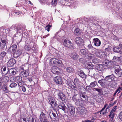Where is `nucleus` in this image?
<instances>
[{
	"label": "nucleus",
	"mask_w": 122,
	"mask_h": 122,
	"mask_svg": "<svg viewBox=\"0 0 122 122\" xmlns=\"http://www.w3.org/2000/svg\"><path fill=\"white\" fill-rule=\"evenodd\" d=\"M85 112V109L84 107H83L81 109H80L79 110V113L81 115H83Z\"/></svg>",
	"instance_id": "nucleus-27"
},
{
	"label": "nucleus",
	"mask_w": 122,
	"mask_h": 122,
	"mask_svg": "<svg viewBox=\"0 0 122 122\" xmlns=\"http://www.w3.org/2000/svg\"><path fill=\"white\" fill-rule=\"evenodd\" d=\"M95 50L97 51V52L95 53V55L97 57H99L100 55V53L98 51V50L97 49H95Z\"/></svg>",
	"instance_id": "nucleus-42"
},
{
	"label": "nucleus",
	"mask_w": 122,
	"mask_h": 122,
	"mask_svg": "<svg viewBox=\"0 0 122 122\" xmlns=\"http://www.w3.org/2000/svg\"><path fill=\"white\" fill-rule=\"evenodd\" d=\"M121 88L120 87L117 90L116 92L117 93H118L117 94H118L121 92Z\"/></svg>",
	"instance_id": "nucleus-48"
},
{
	"label": "nucleus",
	"mask_w": 122,
	"mask_h": 122,
	"mask_svg": "<svg viewBox=\"0 0 122 122\" xmlns=\"http://www.w3.org/2000/svg\"><path fill=\"white\" fill-rule=\"evenodd\" d=\"M20 55V53H17L16 52H15L13 54V56L14 58H15L18 56Z\"/></svg>",
	"instance_id": "nucleus-35"
},
{
	"label": "nucleus",
	"mask_w": 122,
	"mask_h": 122,
	"mask_svg": "<svg viewBox=\"0 0 122 122\" xmlns=\"http://www.w3.org/2000/svg\"><path fill=\"white\" fill-rule=\"evenodd\" d=\"M8 88L6 86L4 87L3 88V90L5 92H7Z\"/></svg>",
	"instance_id": "nucleus-51"
},
{
	"label": "nucleus",
	"mask_w": 122,
	"mask_h": 122,
	"mask_svg": "<svg viewBox=\"0 0 122 122\" xmlns=\"http://www.w3.org/2000/svg\"><path fill=\"white\" fill-rule=\"evenodd\" d=\"M9 79V78L7 76H5L4 78V80L5 82H7Z\"/></svg>",
	"instance_id": "nucleus-43"
},
{
	"label": "nucleus",
	"mask_w": 122,
	"mask_h": 122,
	"mask_svg": "<svg viewBox=\"0 0 122 122\" xmlns=\"http://www.w3.org/2000/svg\"><path fill=\"white\" fill-rule=\"evenodd\" d=\"M2 69H3V70H2V73L4 75H6L8 72L9 71H8L7 72H5V71H6V68L5 67H4V68L3 67Z\"/></svg>",
	"instance_id": "nucleus-30"
},
{
	"label": "nucleus",
	"mask_w": 122,
	"mask_h": 122,
	"mask_svg": "<svg viewBox=\"0 0 122 122\" xmlns=\"http://www.w3.org/2000/svg\"><path fill=\"white\" fill-rule=\"evenodd\" d=\"M107 104H105L104 107L99 112L100 114H105L106 113V111H107V108H106Z\"/></svg>",
	"instance_id": "nucleus-12"
},
{
	"label": "nucleus",
	"mask_w": 122,
	"mask_h": 122,
	"mask_svg": "<svg viewBox=\"0 0 122 122\" xmlns=\"http://www.w3.org/2000/svg\"><path fill=\"white\" fill-rule=\"evenodd\" d=\"M55 72V74H58L59 73V72L57 70H56V71Z\"/></svg>",
	"instance_id": "nucleus-64"
},
{
	"label": "nucleus",
	"mask_w": 122,
	"mask_h": 122,
	"mask_svg": "<svg viewBox=\"0 0 122 122\" xmlns=\"http://www.w3.org/2000/svg\"><path fill=\"white\" fill-rule=\"evenodd\" d=\"M57 61L56 62V64H57L58 65H61V64L62 63V61L60 59H57Z\"/></svg>",
	"instance_id": "nucleus-45"
},
{
	"label": "nucleus",
	"mask_w": 122,
	"mask_h": 122,
	"mask_svg": "<svg viewBox=\"0 0 122 122\" xmlns=\"http://www.w3.org/2000/svg\"><path fill=\"white\" fill-rule=\"evenodd\" d=\"M74 34L76 36H78L79 34V29L78 28L76 29L75 30Z\"/></svg>",
	"instance_id": "nucleus-34"
},
{
	"label": "nucleus",
	"mask_w": 122,
	"mask_h": 122,
	"mask_svg": "<svg viewBox=\"0 0 122 122\" xmlns=\"http://www.w3.org/2000/svg\"><path fill=\"white\" fill-rule=\"evenodd\" d=\"M49 100L50 102L51 103V105H52V104H53L54 103L55 100L53 98H52V99L49 98Z\"/></svg>",
	"instance_id": "nucleus-39"
},
{
	"label": "nucleus",
	"mask_w": 122,
	"mask_h": 122,
	"mask_svg": "<svg viewBox=\"0 0 122 122\" xmlns=\"http://www.w3.org/2000/svg\"><path fill=\"white\" fill-rule=\"evenodd\" d=\"M80 97H81V98L82 100L83 99H86V96L85 95H84L82 93H81L80 95Z\"/></svg>",
	"instance_id": "nucleus-33"
},
{
	"label": "nucleus",
	"mask_w": 122,
	"mask_h": 122,
	"mask_svg": "<svg viewBox=\"0 0 122 122\" xmlns=\"http://www.w3.org/2000/svg\"><path fill=\"white\" fill-rule=\"evenodd\" d=\"M97 84L96 81H94L92 82L90 84V86L91 87H94Z\"/></svg>",
	"instance_id": "nucleus-31"
},
{
	"label": "nucleus",
	"mask_w": 122,
	"mask_h": 122,
	"mask_svg": "<svg viewBox=\"0 0 122 122\" xmlns=\"http://www.w3.org/2000/svg\"><path fill=\"white\" fill-rule=\"evenodd\" d=\"M64 46L70 48H72L73 47V44L69 40L66 39H64L63 42Z\"/></svg>",
	"instance_id": "nucleus-1"
},
{
	"label": "nucleus",
	"mask_w": 122,
	"mask_h": 122,
	"mask_svg": "<svg viewBox=\"0 0 122 122\" xmlns=\"http://www.w3.org/2000/svg\"><path fill=\"white\" fill-rule=\"evenodd\" d=\"M79 61L81 63H83L85 61V59L82 58H80L79 60Z\"/></svg>",
	"instance_id": "nucleus-50"
},
{
	"label": "nucleus",
	"mask_w": 122,
	"mask_h": 122,
	"mask_svg": "<svg viewBox=\"0 0 122 122\" xmlns=\"http://www.w3.org/2000/svg\"><path fill=\"white\" fill-rule=\"evenodd\" d=\"M6 41L5 40H2L0 42V47L1 48H3L6 45Z\"/></svg>",
	"instance_id": "nucleus-13"
},
{
	"label": "nucleus",
	"mask_w": 122,
	"mask_h": 122,
	"mask_svg": "<svg viewBox=\"0 0 122 122\" xmlns=\"http://www.w3.org/2000/svg\"><path fill=\"white\" fill-rule=\"evenodd\" d=\"M10 71L11 72V74H10V76H12L13 75L15 74L16 73V70L15 69H11L10 70Z\"/></svg>",
	"instance_id": "nucleus-24"
},
{
	"label": "nucleus",
	"mask_w": 122,
	"mask_h": 122,
	"mask_svg": "<svg viewBox=\"0 0 122 122\" xmlns=\"http://www.w3.org/2000/svg\"><path fill=\"white\" fill-rule=\"evenodd\" d=\"M22 78L20 76H18L16 77L15 78V81L16 82H18L22 81Z\"/></svg>",
	"instance_id": "nucleus-23"
},
{
	"label": "nucleus",
	"mask_w": 122,
	"mask_h": 122,
	"mask_svg": "<svg viewBox=\"0 0 122 122\" xmlns=\"http://www.w3.org/2000/svg\"><path fill=\"white\" fill-rule=\"evenodd\" d=\"M71 84H70L69 83L68 84V85L72 89L76 90V89H77V87L76 86L75 84L74 85V83L72 81H71Z\"/></svg>",
	"instance_id": "nucleus-21"
},
{
	"label": "nucleus",
	"mask_w": 122,
	"mask_h": 122,
	"mask_svg": "<svg viewBox=\"0 0 122 122\" xmlns=\"http://www.w3.org/2000/svg\"><path fill=\"white\" fill-rule=\"evenodd\" d=\"M113 50L115 52L120 54H122V49L119 48L115 47L113 48Z\"/></svg>",
	"instance_id": "nucleus-15"
},
{
	"label": "nucleus",
	"mask_w": 122,
	"mask_h": 122,
	"mask_svg": "<svg viewBox=\"0 0 122 122\" xmlns=\"http://www.w3.org/2000/svg\"><path fill=\"white\" fill-rule=\"evenodd\" d=\"M115 72L119 77L122 76V70L120 68L115 69Z\"/></svg>",
	"instance_id": "nucleus-10"
},
{
	"label": "nucleus",
	"mask_w": 122,
	"mask_h": 122,
	"mask_svg": "<svg viewBox=\"0 0 122 122\" xmlns=\"http://www.w3.org/2000/svg\"><path fill=\"white\" fill-rule=\"evenodd\" d=\"M113 103L112 104H109V106H107V108L109 107H111V106H112L113 105Z\"/></svg>",
	"instance_id": "nucleus-62"
},
{
	"label": "nucleus",
	"mask_w": 122,
	"mask_h": 122,
	"mask_svg": "<svg viewBox=\"0 0 122 122\" xmlns=\"http://www.w3.org/2000/svg\"><path fill=\"white\" fill-rule=\"evenodd\" d=\"M120 58L119 57H117L115 56H114V57L113 58V59L114 60H116V59H119Z\"/></svg>",
	"instance_id": "nucleus-57"
},
{
	"label": "nucleus",
	"mask_w": 122,
	"mask_h": 122,
	"mask_svg": "<svg viewBox=\"0 0 122 122\" xmlns=\"http://www.w3.org/2000/svg\"><path fill=\"white\" fill-rule=\"evenodd\" d=\"M93 42L94 45L97 46H100L101 44V42L100 40L97 38H94L93 40Z\"/></svg>",
	"instance_id": "nucleus-11"
},
{
	"label": "nucleus",
	"mask_w": 122,
	"mask_h": 122,
	"mask_svg": "<svg viewBox=\"0 0 122 122\" xmlns=\"http://www.w3.org/2000/svg\"><path fill=\"white\" fill-rule=\"evenodd\" d=\"M17 85V84L16 83L14 82L10 84V87L12 88H13L16 86Z\"/></svg>",
	"instance_id": "nucleus-40"
},
{
	"label": "nucleus",
	"mask_w": 122,
	"mask_h": 122,
	"mask_svg": "<svg viewBox=\"0 0 122 122\" xmlns=\"http://www.w3.org/2000/svg\"><path fill=\"white\" fill-rule=\"evenodd\" d=\"M51 62H52L54 64H56V62H57V59L55 58H51Z\"/></svg>",
	"instance_id": "nucleus-32"
},
{
	"label": "nucleus",
	"mask_w": 122,
	"mask_h": 122,
	"mask_svg": "<svg viewBox=\"0 0 122 122\" xmlns=\"http://www.w3.org/2000/svg\"><path fill=\"white\" fill-rule=\"evenodd\" d=\"M94 89L100 93H101L102 92V90L101 88H95Z\"/></svg>",
	"instance_id": "nucleus-36"
},
{
	"label": "nucleus",
	"mask_w": 122,
	"mask_h": 122,
	"mask_svg": "<svg viewBox=\"0 0 122 122\" xmlns=\"http://www.w3.org/2000/svg\"><path fill=\"white\" fill-rule=\"evenodd\" d=\"M6 53L5 51L2 52L0 54V58L2 59L6 56Z\"/></svg>",
	"instance_id": "nucleus-25"
},
{
	"label": "nucleus",
	"mask_w": 122,
	"mask_h": 122,
	"mask_svg": "<svg viewBox=\"0 0 122 122\" xmlns=\"http://www.w3.org/2000/svg\"><path fill=\"white\" fill-rule=\"evenodd\" d=\"M118 117L119 118H120V117H122V111L119 113L118 115Z\"/></svg>",
	"instance_id": "nucleus-52"
},
{
	"label": "nucleus",
	"mask_w": 122,
	"mask_h": 122,
	"mask_svg": "<svg viewBox=\"0 0 122 122\" xmlns=\"http://www.w3.org/2000/svg\"><path fill=\"white\" fill-rule=\"evenodd\" d=\"M71 57L74 60H76L78 57V55L76 52H74L72 53Z\"/></svg>",
	"instance_id": "nucleus-16"
},
{
	"label": "nucleus",
	"mask_w": 122,
	"mask_h": 122,
	"mask_svg": "<svg viewBox=\"0 0 122 122\" xmlns=\"http://www.w3.org/2000/svg\"><path fill=\"white\" fill-rule=\"evenodd\" d=\"M59 69V68L55 66H53L52 68L51 71L53 73L55 74V72L56 70H57Z\"/></svg>",
	"instance_id": "nucleus-26"
},
{
	"label": "nucleus",
	"mask_w": 122,
	"mask_h": 122,
	"mask_svg": "<svg viewBox=\"0 0 122 122\" xmlns=\"http://www.w3.org/2000/svg\"><path fill=\"white\" fill-rule=\"evenodd\" d=\"M66 71L69 74H70L71 76L73 75L75 71L74 69L71 67H68L66 69Z\"/></svg>",
	"instance_id": "nucleus-5"
},
{
	"label": "nucleus",
	"mask_w": 122,
	"mask_h": 122,
	"mask_svg": "<svg viewBox=\"0 0 122 122\" xmlns=\"http://www.w3.org/2000/svg\"><path fill=\"white\" fill-rule=\"evenodd\" d=\"M57 0H52L51 4L54 6H56L57 4Z\"/></svg>",
	"instance_id": "nucleus-41"
},
{
	"label": "nucleus",
	"mask_w": 122,
	"mask_h": 122,
	"mask_svg": "<svg viewBox=\"0 0 122 122\" xmlns=\"http://www.w3.org/2000/svg\"><path fill=\"white\" fill-rule=\"evenodd\" d=\"M78 75L81 77L83 78H86V76L82 71H80L78 73Z\"/></svg>",
	"instance_id": "nucleus-20"
},
{
	"label": "nucleus",
	"mask_w": 122,
	"mask_h": 122,
	"mask_svg": "<svg viewBox=\"0 0 122 122\" xmlns=\"http://www.w3.org/2000/svg\"><path fill=\"white\" fill-rule=\"evenodd\" d=\"M21 73L24 77H26L28 75V72L26 70L21 71Z\"/></svg>",
	"instance_id": "nucleus-29"
},
{
	"label": "nucleus",
	"mask_w": 122,
	"mask_h": 122,
	"mask_svg": "<svg viewBox=\"0 0 122 122\" xmlns=\"http://www.w3.org/2000/svg\"><path fill=\"white\" fill-rule=\"evenodd\" d=\"M108 47H107V51H108L109 52H111V49L112 48L110 46H108Z\"/></svg>",
	"instance_id": "nucleus-53"
},
{
	"label": "nucleus",
	"mask_w": 122,
	"mask_h": 122,
	"mask_svg": "<svg viewBox=\"0 0 122 122\" xmlns=\"http://www.w3.org/2000/svg\"><path fill=\"white\" fill-rule=\"evenodd\" d=\"M98 83L100 84L101 87L103 88L106 87L107 85V80H106L103 79L99 80Z\"/></svg>",
	"instance_id": "nucleus-4"
},
{
	"label": "nucleus",
	"mask_w": 122,
	"mask_h": 122,
	"mask_svg": "<svg viewBox=\"0 0 122 122\" xmlns=\"http://www.w3.org/2000/svg\"><path fill=\"white\" fill-rule=\"evenodd\" d=\"M57 95L59 99H61L62 101H64L65 100V97L62 92H59L58 94Z\"/></svg>",
	"instance_id": "nucleus-9"
},
{
	"label": "nucleus",
	"mask_w": 122,
	"mask_h": 122,
	"mask_svg": "<svg viewBox=\"0 0 122 122\" xmlns=\"http://www.w3.org/2000/svg\"><path fill=\"white\" fill-rule=\"evenodd\" d=\"M114 112H113L111 111L110 113V114L109 115V117L111 118L112 119L114 117Z\"/></svg>",
	"instance_id": "nucleus-38"
},
{
	"label": "nucleus",
	"mask_w": 122,
	"mask_h": 122,
	"mask_svg": "<svg viewBox=\"0 0 122 122\" xmlns=\"http://www.w3.org/2000/svg\"><path fill=\"white\" fill-rule=\"evenodd\" d=\"M40 119L41 122H49L46 117V115L43 112H41L40 116Z\"/></svg>",
	"instance_id": "nucleus-2"
},
{
	"label": "nucleus",
	"mask_w": 122,
	"mask_h": 122,
	"mask_svg": "<svg viewBox=\"0 0 122 122\" xmlns=\"http://www.w3.org/2000/svg\"><path fill=\"white\" fill-rule=\"evenodd\" d=\"M22 91L24 92H25L26 90V89L25 86H23L22 87Z\"/></svg>",
	"instance_id": "nucleus-54"
},
{
	"label": "nucleus",
	"mask_w": 122,
	"mask_h": 122,
	"mask_svg": "<svg viewBox=\"0 0 122 122\" xmlns=\"http://www.w3.org/2000/svg\"><path fill=\"white\" fill-rule=\"evenodd\" d=\"M17 48V46L16 45H11L9 48V49L12 51L14 52L15 51Z\"/></svg>",
	"instance_id": "nucleus-14"
},
{
	"label": "nucleus",
	"mask_w": 122,
	"mask_h": 122,
	"mask_svg": "<svg viewBox=\"0 0 122 122\" xmlns=\"http://www.w3.org/2000/svg\"><path fill=\"white\" fill-rule=\"evenodd\" d=\"M55 82L57 84H61L62 82V79L61 77L59 76H57L54 78Z\"/></svg>",
	"instance_id": "nucleus-7"
},
{
	"label": "nucleus",
	"mask_w": 122,
	"mask_h": 122,
	"mask_svg": "<svg viewBox=\"0 0 122 122\" xmlns=\"http://www.w3.org/2000/svg\"><path fill=\"white\" fill-rule=\"evenodd\" d=\"M74 81L76 83H78L79 82V80L77 78H75L74 80Z\"/></svg>",
	"instance_id": "nucleus-55"
},
{
	"label": "nucleus",
	"mask_w": 122,
	"mask_h": 122,
	"mask_svg": "<svg viewBox=\"0 0 122 122\" xmlns=\"http://www.w3.org/2000/svg\"><path fill=\"white\" fill-rule=\"evenodd\" d=\"M22 37L21 36H19L18 38L17 37L16 38V40H17V43H19L21 41Z\"/></svg>",
	"instance_id": "nucleus-37"
},
{
	"label": "nucleus",
	"mask_w": 122,
	"mask_h": 122,
	"mask_svg": "<svg viewBox=\"0 0 122 122\" xmlns=\"http://www.w3.org/2000/svg\"><path fill=\"white\" fill-rule=\"evenodd\" d=\"M94 54L89 53V52L88 53H87L86 54V57L88 59H92L94 57Z\"/></svg>",
	"instance_id": "nucleus-18"
},
{
	"label": "nucleus",
	"mask_w": 122,
	"mask_h": 122,
	"mask_svg": "<svg viewBox=\"0 0 122 122\" xmlns=\"http://www.w3.org/2000/svg\"><path fill=\"white\" fill-rule=\"evenodd\" d=\"M88 47L89 49H91L92 50L95 49L93 47L91 44H89L88 46Z\"/></svg>",
	"instance_id": "nucleus-46"
},
{
	"label": "nucleus",
	"mask_w": 122,
	"mask_h": 122,
	"mask_svg": "<svg viewBox=\"0 0 122 122\" xmlns=\"http://www.w3.org/2000/svg\"><path fill=\"white\" fill-rule=\"evenodd\" d=\"M76 105L78 106H81L82 105V101L80 100H77L75 99Z\"/></svg>",
	"instance_id": "nucleus-22"
},
{
	"label": "nucleus",
	"mask_w": 122,
	"mask_h": 122,
	"mask_svg": "<svg viewBox=\"0 0 122 122\" xmlns=\"http://www.w3.org/2000/svg\"><path fill=\"white\" fill-rule=\"evenodd\" d=\"M50 27L51 26L49 25H48L45 27V29L46 30L48 31H49L50 28Z\"/></svg>",
	"instance_id": "nucleus-47"
},
{
	"label": "nucleus",
	"mask_w": 122,
	"mask_h": 122,
	"mask_svg": "<svg viewBox=\"0 0 122 122\" xmlns=\"http://www.w3.org/2000/svg\"><path fill=\"white\" fill-rule=\"evenodd\" d=\"M114 79V76L113 75H111L107 76V81H108L111 82Z\"/></svg>",
	"instance_id": "nucleus-19"
},
{
	"label": "nucleus",
	"mask_w": 122,
	"mask_h": 122,
	"mask_svg": "<svg viewBox=\"0 0 122 122\" xmlns=\"http://www.w3.org/2000/svg\"><path fill=\"white\" fill-rule=\"evenodd\" d=\"M116 107H117V106H114V107L113 108L111 111L113 112H115V110L116 108Z\"/></svg>",
	"instance_id": "nucleus-56"
},
{
	"label": "nucleus",
	"mask_w": 122,
	"mask_h": 122,
	"mask_svg": "<svg viewBox=\"0 0 122 122\" xmlns=\"http://www.w3.org/2000/svg\"><path fill=\"white\" fill-rule=\"evenodd\" d=\"M75 41V42L78 46H81L83 44V41L82 39L79 37H76Z\"/></svg>",
	"instance_id": "nucleus-3"
},
{
	"label": "nucleus",
	"mask_w": 122,
	"mask_h": 122,
	"mask_svg": "<svg viewBox=\"0 0 122 122\" xmlns=\"http://www.w3.org/2000/svg\"><path fill=\"white\" fill-rule=\"evenodd\" d=\"M119 47L122 49V42H121L119 45Z\"/></svg>",
	"instance_id": "nucleus-60"
},
{
	"label": "nucleus",
	"mask_w": 122,
	"mask_h": 122,
	"mask_svg": "<svg viewBox=\"0 0 122 122\" xmlns=\"http://www.w3.org/2000/svg\"><path fill=\"white\" fill-rule=\"evenodd\" d=\"M69 110L70 111V112L71 115H73L75 113V108L74 106H71L68 107Z\"/></svg>",
	"instance_id": "nucleus-17"
},
{
	"label": "nucleus",
	"mask_w": 122,
	"mask_h": 122,
	"mask_svg": "<svg viewBox=\"0 0 122 122\" xmlns=\"http://www.w3.org/2000/svg\"><path fill=\"white\" fill-rule=\"evenodd\" d=\"M89 121H89V120H86L84 121H83L82 122H89Z\"/></svg>",
	"instance_id": "nucleus-63"
},
{
	"label": "nucleus",
	"mask_w": 122,
	"mask_h": 122,
	"mask_svg": "<svg viewBox=\"0 0 122 122\" xmlns=\"http://www.w3.org/2000/svg\"><path fill=\"white\" fill-rule=\"evenodd\" d=\"M96 118V117H92V118L91 119V120H89V121H89V122H93L94 120H95Z\"/></svg>",
	"instance_id": "nucleus-49"
},
{
	"label": "nucleus",
	"mask_w": 122,
	"mask_h": 122,
	"mask_svg": "<svg viewBox=\"0 0 122 122\" xmlns=\"http://www.w3.org/2000/svg\"><path fill=\"white\" fill-rule=\"evenodd\" d=\"M23 84L24 82L22 81L19 82L18 84V86L20 87H22Z\"/></svg>",
	"instance_id": "nucleus-44"
},
{
	"label": "nucleus",
	"mask_w": 122,
	"mask_h": 122,
	"mask_svg": "<svg viewBox=\"0 0 122 122\" xmlns=\"http://www.w3.org/2000/svg\"><path fill=\"white\" fill-rule=\"evenodd\" d=\"M81 53L83 55H85V56L86 57V53H88V52L84 49H82L81 50Z\"/></svg>",
	"instance_id": "nucleus-28"
},
{
	"label": "nucleus",
	"mask_w": 122,
	"mask_h": 122,
	"mask_svg": "<svg viewBox=\"0 0 122 122\" xmlns=\"http://www.w3.org/2000/svg\"><path fill=\"white\" fill-rule=\"evenodd\" d=\"M51 114L54 117H56V115L55 113L54 112H52Z\"/></svg>",
	"instance_id": "nucleus-59"
},
{
	"label": "nucleus",
	"mask_w": 122,
	"mask_h": 122,
	"mask_svg": "<svg viewBox=\"0 0 122 122\" xmlns=\"http://www.w3.org/2000/svg\"><path fill=\"white\" fill-rule=\"evenodd\" d=\"M58 107L60 109H61L64 111L65 113H68V109L66 107L65 105L62 103L61 102V105L58 106Z\"/></svg>",
	"instance_id": "nucleus-8"
},
{
	"label": "nucleus",
	"mask_w": 122,
	"mask_h": 122,
	"mask_svg": "<svg viewBox=\"0 0 122 122\" xmlns=\"http://www.w3.org/2000/svg\"><path fill=\"white\" fill-rule=\"evenodd\" d=\"M97 59H94L92 61H93V62L96 63L97 62Z\"/></svg>",
	"instance_id": "nucleus-58"
},
{
	"label": "nucleus",
	"mask_w": 122,
	"mask_h": 122,
	"mask_svg": "<svg viewBox=\"0 0 122 122\" xmlns=\"http://www.w3.org/2000/svg\"><path fill=\"white\" fill-rule=\"evenodd\" d=\"M16 61L15 59L13 58H12L7 62V64L8 67L12 66L15 63Z\"/></svg>",
	"instance_id": "nucleus-6"
},
{
	"label": "nucleus",
	"mask_w": 122,
	"mask_h": 122,
	"mask_svg": "<svg viewBox=\"0 0 122 122\" xmlns=\"http://www.w3.org/2000/svg\"><path fill=\"white\" fill-rule=\"evenodd\" d=\"M49 116L50 117V118L52 119V117H51V116H52L51 114V112L50 113H49Z\"/></svg>",
	"instance_id": "nucleus-61"
}]
</instances>
